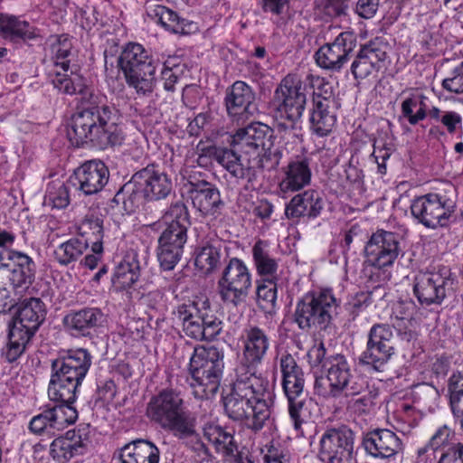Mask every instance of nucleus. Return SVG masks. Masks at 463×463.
I'll list each match as a JSON object with an SVG mask.
<instances>
[{"label": "nucleus", "instance_id": "1", "mask_svg": "<svg viewBox=\"0 0 463 463\" xmlns=\"http://www.w3.org/2000/svg\"><path fill=\"white\" fill-rule=\"evenodd\" d=\"M52 83L64 94L80 95V106L71 116L67 128L68 138L73 146L90 143L99 149H106L121 145L124 137L117 122L118 110L109 105L104 97L94 94L82 77L55 71Z\"/></svg>", "mask_w": 463, "mask_h": 463}, {"label": "nucleus", "instance_id": "2", "mask_svg": "<svg viewBox=\"0 0 463 463\" xmlns=\"http://www.w3.org/2000/svg\"><path fill=\"white\" fill-rule=\"evenodd\" d=\"M307 357L312 366L322 365L326 373L325 377H317L314 383L319 396L345 398L347 409L357 415H366L373 411L378 390L371 388L364 376L354 373L345 355L334 354L326 356V349L321 342L309 349Z\"/></svg>", "mask_w": 463, "mask_h": 463}, {"label": "nucleus", "instance_id": "3", "mask_svg": "<svg viewBox=\"0 0 463 463\" xmlns=\"http://www.w3.org/2000/svg\"><path fill=\"white\" fill-rule=\"evenodd\" d=\"M270 397L268 382L253 373L236 370V380L230 393L224 397V411L231 420L242 422L248 429L258 432L269 418Z\"/></svg>", "mask_w": 463, "mask_h": 463}, {"label": "nucleus", "instance_id": "4", "mask_svg": "<svg viewBox=\"0 0 463 463\" xmlns=\"http://www.w3.org/2000/svg\"><path fill=\"white\" fill-rule=\"evenodd\" d=\"M92 364L90 353L84 348L70 350L52 362V375L48 387L51 401L74 402L79 387Z\"/></svg>", "mask_w": 463, "mask_h": 463}, {"label": "nucleus", "instance_id": "5", "mask_svg": "<svg viewBox=\"0 0 463 463\" xmlns=\"http://www.w3.org/2000/svg\"><path fill=\"white\" fill-rule=\"evenodd\" d=\"M146 416L179 439L195 433V419L187 410L180 392L174 389H163L151 397L146 405Z\"/></svg>", "mask_w": 463, "mask_h": 463}, {"label": "nucleus", "instance_id": "6", "mask_svg": "<svg viewBox=\"0 0 463 463\" xmlns=\"http://www.w3.org/2000/svg\"><path fill=\"white\" fill-rule=\"evenodd\" d=\"M223 356V352L214 345L194 349L187 381L195 398L208 401L218 392L224 367Z\"/></svg>", "mask_w": 463, "mask_h": 463}, {"label": "nucleus", "instance_id": "7", "mask_svg": "<svg viewBox=\"0 0 463 463\" xmlns=\"http://www.w3.org/2000/svg\"><path fill=\"white\" fill-rule=\"evenodd\" d=\"M307 103V84L298 74L285 76L275 89L270 108L279 130L294 129Z\"/></svg>", "mask_w": 463, "mask_h": 463}, {"label": "nucleus", "instance_id": "8", "mask_svg": "<svg viewBox=\"0 0 463 463\" xmlns=\"http://www.w3.org/2000/svg\"><path fill=\"white\" fill-rule=\"evenodd\" d=\"M156 63L149 52L136 43H128L118 58L127 84L142 96H148L154 91Z\"/></svg>", "mask_w": 463, "mask_h": 463}, {"label": "nucleus", "instance_id": "9", "mask_svg": "<svg viewBox=\"0 0 463 463\" xmlns=\"http://www.w3.org/2000/svg\"><path fill=\"white\" fill-rule=\"evenodd\" d=\"M337 307L331 289L309 291L297 301L292 320L304 332L326 330L331 325Z\"/></svg>", "mask_w": 463, "mask_h": 463}, {"label": "nucleus", "instance_id": "10", "mask_svg": "<svg viewBox=\"0 0 463 463\" xmlns=\"http://www.w3.org/2000/svg\"><path fill=\"white\" fill-rule=\"evenodd\" d=\"M35 271V263L27 254L0 252V313H6L16 305L7 286L28 288L34 281Z\"/></svg>", "mask_w": 463, "mask_h": 463}, {"label": "nucleus", "instance_id": "11", "mask_svg": "<svg viewBox=\"0 0 463 463\" xmlns=\"http://www.w3.org/2000/svg\"><path fill=\"white\" fill-rule=\"evenodd\" d=\"M174 313L181 321L184 334L195 340H213L222 329V322L213 314L207 298L188 300Z\"/></svg>", "mask_w": 463, "mask_h": 463}, {"label": "nucleus", "instance_id": "12", "mask_svg": "<svg viewBox=\"0 0 463 463\" xmlns=\"http://www.w3.org/2000/svg\"><path fill=\"white\" fill-rule=\"evenodd\" d=\"M252 288V273L240 258L232 257L225 264L217 281L221 300L228 306L239 307L246 302Z\"/></svg>", "mask_w": 463, "mask_h": 463}, {"label": "nucleus", "instance_id": "13", "mask_svg": "<svg viewBox=\"0 0 463 463\" xmlns=\"http://www.w3.org/2000/svg\"><path fill=\"white\" fill-rule=\"evenodd\" d=\"M282 387L288 402V411L296 430L300 429L305 416L307 395L304 392L305 378L300 366L290 354H283L279 361Z\"/></svg>", "mask_w": 463, "mask_h": 463}, {"label": "nucleus", "instance_id": "14", "mask_svg": "<svg viewBox=\"0 0 463 463\" xmlns=\"http://www.w3.org/2000/svg\"><path fill=\"white\" fill-rule=\"evenodd\" d=\"M397 341L401 342L398 336H395L392 325L373 324L368 331L365 349L360 356L361 364L382 372L394 355Z\"/></svg>", "mask_w": 463, "mask_h": 463}, {"label": "nucleus", "instance_id": "15", "mask_svg": "<svg viewBox=\"0 0 463 463\" xmlns=\"http://www.w3.org/2000/svg\"><path fill=\"white\" fill-rule=\"evenodd\" d=\"M456 203L445 194L429 193L416 197L411 204L413 218L428 229L448 227Z\"/></svg>", "mask_w": 463, "mask_h": 463}, {"label": "nucleus", "instance_id": "16", "mask_svg": "<svg viewBox=\"0 0 463 463\" xmlns=\"http://www.w3.org/2000/svg\"><path fill=\"white\" fill-rule=\"evenodd\" d=\"M455 279L447 267L419 272L414 278L413 293L421 305L439 306L454 293Z\"/></svg>", "mask_w": 463, "mask_h": 463}, {"label": "nucleus", "instance_id": "17", "mask_svg": "<svg viewBox=\"0 0 463 463\" xmlns=\"http://www.w3.org/2000/svg\"><path fill=\"white\" fill-rule=\"evenodd\" d=\"M354 439V432L345 424L326 427L319 438L318 458L323 463H351Z\"/></svg>", "mask_w": 463, "mask_h": 463}, {"label": "nucleus", "instance_id": "18", "mask_svg": "<svg viewBox=\"0 0 463 463\" xmlns=\"http://www.w3.org/2000/svg\"><path fill=\"white\" fill-rule=\"evenodd\" d=\"M436 451L440 452L437 463H463V442L457 440L455 430L447 424L439 426L429 441L418 449V463L430 462Z\"/></svg>", "mask_w": 463, "mask_h": 463}, {"label": "nucleus", "instance_id": "19", "mask_svg": "<svg viewBox=\"0 0 463 463\" xmlns=\"http://www.w3.org/2000/svg\"><path fill=\"white\" fill-rule=\"evenodd\" d=\"M364 254L366 261L378 272L391 267L402 255L401 236L392 232L377 230L366 242Z\"/></svg>", "mask_w": 463, "mask_h": 463}, {"label": "nucleus", "instance_id": "20", "mask_svg": "<svg viewBox=\"0 0 463 463\" xmlns=\"http://www.w3.org/2000/svg\"><path fill=\"white\" fill-rule=\"evenodd\" d=\"M196 150L210 159H214L233 177L246 181V188L252 186L257 179L255 167L250 165V160L243 161L241 156L232 149L217 146L215 145H207L200 141L196 146Z\"/></svg>", "mask_w": 463, "mask_h": 463}, {"label": "nucleus", "instance_id": "21", "mask_svg": "<svg viewBox=\"0 0 463 463\" xmlns=\"http://www.w3.org/2000/svg\"><path fill=\"white\" fill-rule=\"evenodd\" d=\"M356 45L357 37L354 32H342L332 43H325L316 52V62L322 69L339 71Z\"/></svg>", "mask_w": 463, "mask_h": 463}, {"label": "nucleus", "instance_id": "22", "mask_svg": "<svg viewBox=\"0 0 463 463\" xmlns=\"http://www.w3.org/2000/svg\"><path fill=\"white\" fill-rule=\"evenodd\" d=\"M242 360L241 365L236 370L247 374L256 375L257 367L266 356L270 341L267 332L258 326L249 325L241 335Z\"/></svg>", "mask_w": 463, "mask_h": 463}, {"label": "nucleus", "instance_id": "23", "mask_svg": "<svg viewBox=\"0 0 463 463\" xmlns=\"http://www.w3.org/2000/svg\"><path fill=\"white\" fill-rule=\"evenodd\" d=\"M255 99L256 94L250 85L242 80L235 81L225 92L227 115L237 124L245 122L256 110Z\"/></svg>", "mask_w": 463, "mask_h": 463}, {"label": "nucleus", "instance_id": "24", "mask_svg": "<svg viewBox=\"0 0 463 463\" xmlns=\"http://www.w3.org/2000/svg\"><path fill=\"white\" fill-rule=\"evenodd\" d=\"M187 194L195 208L203 216H216L223 206L218 188L204 179L189 175Z\"/></svg>", "mask_w": 463, "mask_h": 463}, {"label": "nucleus", "instance_id": "25", "mask_svg": "<svg viewBox=\"0 0 463 463\" xmlns=\"http://www.w3.org/2000/svg\"><path fill=\"white\" fill-rule=\"evenodd\" d=\"M135 180L143 186L146 202L165 200L174 193L171 177L156 164H149L137 171Z\"/></svg>", "mask_w": 463, "mask_h": 463}, {"label": "nucleus", "instance_id": "26", "mask_svg": "<svg viewBox=\"0 0 463 463\" xmlns=\"http://www.w3.org/2000/svg\"><path fill=\"white\" fill-rule=\"evenodd\" d=\"M188 229L165 227L158 238L157 259L164 270H172L181 260Z\"/></svg>", "mask_w": 463, "mask_h": 463}, {"label": "nucleus", "instance_id": "27", "mask_svg": "<svg viewBox=\"0 0 463 463\" xmlns=\"http://www.w3.org/2000/svg\"><path fill=\"white\" fill-rule=\"evenodd\" d=\"M109 171L99 160H90L74 171L72 184L82 194L89 196L99 194L108 184Z\"/></svg>", "mask_w": 463, "mask_h": 463}, {"label": "nucleus", "instance_id": "28", "mask_svg": "<svg viewBox=\"0 0 463 463\" xmlns=\"http://www.w3.org/2000/svg\"><path fill=\"white\" fill-rule=\"evenodd\" d=\"M89 427L79 428L56 438L50 446V454L58 463H67L71 458L83 455L90 443Z\"/></svg>", "mask_w": 463, "mask_h": 463}, {"label": "nucleus", "instance_id": "29", "mask_svg": "<svg viewBox=\"0 0 463 463\" xmlns=\"http://www.w3.org/2000/svg\"><path fill=\"white\" fill-rule=\"evenodd\" d=\"M271 137L272 130L269 126L256 122L239 128L230 137L229 143L232 146H239L243 153L255 152L260 156V152L265 149L267 143L269 144Z\"/></svg>", "mask_w": 463, "mask_h": 463}, {"label": "nucleus", "instance_id": "30", "mask_svg": "<svg viewBox=\"0 0 463 463\" xmlns=\"http://www.w3.org/2000/svg\"><path fill=\"white\" fill-rule=\"evenodd\" d=\"M386 59L384 46L377 41H371L361 45L351 64V72L356 80L365 79L373 72L378 71Z\"/></svg>", "mask_w": 463, "mask_h": 463}, {"label": "nucleus", "instance_id": "31", "mask_svg": "<svg viewBox=\"0 0 463 463\" xmlns=\"http://www.w3.org/2000/svg\"><path fill=\"white\" fill-rule=\"evenodd\" d=\"M45 315V305L40 298H30L24 299L18 305L11 328H16L20 333L33 337L44 321Z\"/></svg>", "mask_w": 463, "mask_h": 463}, {"label": "nucleus", "instance_id": "32", "mask_svg": "<svg viewBox=\"0 0 463 463\" xmlns=\"http://www.w3.org/2000/svg\"><path fill=\"white\" fill-rule=\"evenodd\" d=\"M363 447L374 458H390L402 450L400 438L387 429H376L364 434Z\"/></svg>", "mask_w": 463, "mask_h": 463}, {"label": "nucleus", "instance_id": "33", "mask_svg": "<svg viewBox=\"0 0 463 463\" xmlns=\"http://www.w3.org/2000/svg\"><path fill=\"white\" fill-rule=\"evenodd\" d=\"M104 321V314L99 308L84 307L69 312L64 316L62 323L66 330L74 336H90Z\"/></svg>", "mask_w": 463, "mask_h": 463}, {"label": "nucleus", "instance_id": "34", "mask_svg": "<svg viewBox=\"0 0 463 463\" xmlns=\"http://www.w3.org/2000/svg\"><path fill=\"white\" fill-rule=\"evenodd\" d=\"M324 209V200L320 194L313 189L296 194L285 208L288 219L298 220L300 217L315 219Z\"/></svg>", "mask_w": 463, "mask_h": 463}, {"label": "nucleus", "instance_id": "35", "mask_svg": "<svg viewBox=\"0 0 463 463\" xmlns=\"http://www.w3.org/2000/svg\"><path fill=\"white\" fill-rule=\"evenodd\" d=\"M310 160L298 156L291 160L283 170V177L279 184L281 193H294L308 185L311 181Z\"/></svg>", "mask_w": 463, "mask_h": 463}, {"label": "nucleus", "instance_id": "36", "mask_svg": "<svg viewBox=\"0 0 463 463\" xmlns=\"http://www.w3.org/2000/svg\"><path fill=\"white\" fill-rule=\"evenodd\" d=\"M147 15L156 23L173 33L191 34L198 31L196 23L180 17L166 6L156 5L147 8Z\"/></svg>", "mask_w": 463, "mask_h": 463}, {"label": "nucleus", "instance_id": "37", "mask_svg": "<svg viewBox=\"0 0 463 463\" xmlns=\"http://www.w3.org/2000/svg\"><path fill=\"white\" fill-rule=\"evenodd\" d=\"M414 304L411 300L398 301L393 306L392 326L402 345H409L417 339V333L412 323Z\"/></svg>", "mask_w": 463, "mask_h": 463}, {"label": "nucleus", "instance_id": "38", "mask_svg": "<svg viewBox=\"0 0 463 463\" xmlns=\"http://www.w3.org/2000/svg\"><path fill=\"white\" fill-rule=\"evenodd\" d=\"M252 262L260 278H279V259L271 249L270 242L259 239L251 248Z\"/></svg>", "mask_w": 463, "mask_h": 463}, {"label": "nucleus", "instance_id": "39", "mask_svg": "<svg viewBox=\"0 0 463 463\" xmlns=\"http://www.w3.org/2000/svg\"><path fill=\"white\" fill-rule=\"evenodd\" d=\"M336 104L332 101H316L312 103L309 123L311 131L318 137L329 135L336 122Z\"/></svg>", "mask_w": 463, "mask_h": 463}, {"label": "nucleus", "instance_id": "40", "mask_svg": "<svg viewBox=\"0 0 463 463\" xmlns=\"http://www.w3.org/2000/svg\"><path fill=\"white\" fill-rule=\"evenodd\" d=\"M159 449L146 439H137L126 444L119 452L120 463H158Z\"/></svg>", "mask_w": 463, "mask_h": 463}, {"label": "nucleus", "instance_id": "41", "mask_svg": "<svg viewBox=\"0 0 463 463\" xmlns=\"http://www.w3.org/2000/svg\"><path fill=\"white\" fill-rule=\"evenodd\" d=\"M79 238H82L87 242V246H91V250L95 254H100L103 251V219L99 214L88 213L78 225Z\"/></svg>", "mask_w": 463, "mask_h": 463}, {"label": "nucleus", "instance_id": "42", "mask_svg": "<svg viewBox=\"0 0 463 463\" xmlns=\"http://www.w3.org/2000/svg\"><path fill=\"white\" fill-rule=\"evenodd\" d=\"M222 242L218 239L199 246L195 251V267L205 275L213 273L222 265Z\"/></svg>", "mask_w": 463, "mask_h": 463}, {"label": "nucleus", "instance_id": "43", "mask_svg": "<svg viewBox=\"0 0 463 463\" xmlns=\"http://www.w3.org/2000/svg\"><path fill=\"white\" fill-rule=\"evenodd\" d=\"M144 201H146L145 190L137 180H135V174L118 191L113 198V202L117 204L121 203L128 213H134Z\"/></svg>", "mask_w": 463, "mask_h": 463}, {"label": "nucleus", "instance_id": "44", "mask_svg": "<svg viewBox=\"0 0 463 463\" xmlns=\"http://www.w3.org/2000/svg\"><path fill=\"white\" fill-rule=\"evenodd\" d=\"M203 436L214 445L218 452H222L225 456L234 455V452L237 451L238 445L233 435L219 425L205 424Z\"/></svg>", "mask_w": 463, "mask_h": 463}, {"label": "nucleus", "instance_id": "45", "mask_svg": "<svg viewBox=\"0 0 463 463\" xmlns=\"http://www.w3.org/2000/svg\"><path fill=\"white\" fill-rule=\"evenodd\" d=\"M0 31L5 38L11 40H30L35 37L33 27L26 21L20 20L14 15H2L0 17Z\"/></svg>", "mask_w": 463, "mask_h": 463}, {"label": "nucleus", "instance_id": "46", "mask_svg": "<svg viewBox=\"0 0 463 463\" xmlns=\"http://www.w3.org/2000/svg\"><path fill=\"white\" fill-rule=\"evenodd\" d=\"M88 248L82 238H71L55 249L54 260L62 266H68L77 261Z\"/></svg>", "mask_w": 463, "mask_h": 463}, {"label": "nucleus", "instance_id": "47", "mask_svg": "<svg viewBox=\"0 0 463 463\" xmlns=\"http://www.w3.org/2000/svg\"><path fill=\"white\" fill-rule=\"evenodd\" d=\"M449 406L463 428V372H454L448 380Z\"/></svg>", "mask_w": 463, "mask_h": 463}, {"label": "nucleus", "instance_id": "48", "mask_svg": "<svg viewBox=\"0 0 463 463\" xmlns=\"http://www.w3.org/2000/svg\"><path fill=\"white\" fill-rule=\"evenodd\" d=\"M163 222L167 227L189 229L191 217L185 203L177 199L170 203L162 215Z\"/></svg>", "mask_w": 463, "mask_h": 463}, {"label": "nucleus", "instance_id": "49", "mask_svg": "<svg viewBox=\"0 0 463 463\" xmlns=\"http://www.w3.org/2000/svg\"><path fill=\"white\" fill-rule=\"evenodd\" d=\"M59 404L47 407L52 422V429L61 430L68 425L72 424L78 418V412L72 406L74 402L56 401Z\"/></svg>", "mask_w": 463, "mask_h": 463}, {"label": "nucleus", "instance_id": "50", "mask_svg": "<svg viewBox=\"0 0 463 463\" xmlns=\"http://www.w3.org/2000/svg\"><path fill=\"white\" fill-rule=\"evenodd\" d=\"M279 278H260L256 281V296L259 307L263 310H271L277 301V282Z\"/></svg>", "mask_w": 463, "mask_h": 463}, {"label": "nucleus", "instance_id": "51", "mask_svg": "<svg viewBox=\"0 0 463 463\" xmlns=\"http://www.w3.org/2000/svg\"><path fill=\"white\" fill-rule=\"evenodd\" d=\"M32 337L20 333L16 328H11L8 334V344L3 352V356L8 363L16 361L24 352L27 343Z\"/></svg>", "mask_w": 463, "mask_h": 463}, {"label": "nucleus", "instance_id": "52", "mask_svg": "<svg viewBox=\"0 0 463 463\" xmlns=\"http://www.w3.org/2000/svg\"><path fill=\"white\" fill-rule=\"evenodd\" d=\"M52 41L51 48L55 58V66H60L64 71H67L70 67V61L66 58L71 54V41L67 34L53 36Z\"/></svg>", "mask_w": 463, "mask_h": 463}, {"label": "nucleus", "instance_id": "53", "mask_svg": "<svg viewBox=\"0 0 463 463\" xmlns=\"http://www.w3.org/2000/svg\"><path fill=\"white\" fill-rule=\"evenodd\" d=\"M306 84H310L313 88H316L313 93V102L316 101H332V104H336L334 95V88L332 84L326 81L324 79L315 77L312 74H307L303 80Z\"/></svg>", "mask_w": 463, "mask_h": 463}, {"label": "nucleus", "instance_id": "54", "mask_svg": "<svg viewBox=\"0 0 463 463\" xmlns=\"http://www.w3.org/2000/svg\"><path fill=\"white\" fill-rule=\"evenodd\" d=\"M139 278L137 265L130 263L120 264L114 274L113 283L121 289L130 288Z\"/></svg>", "mask_w": 463, "mask_h": 463}, {"label": "nucleus", "instance_id": "55", "mask_svg": "<svg viewBox=\"0 0 463 463\" xmlns=\"http://www.w3.org/2000/svg\"><path fill=\"white\" fill-rule=\"evenodd\" d=\"M393 145L382 138H377L373 142V151L372 156L377 164L378 173L386 174V161L390 158L393 152Z\"/></svg>", "mask_w": 463, "mask_h": 463}, {"label": "nucleus", "instance_id": "56", "mask_svg": "<svg viewBox=\"0 0 463 463\" xmlns=\"http://www.w3.org/2000/svg\"><path fill=\"white\" fill-rule=\"evenodd\" d=\"M441 86L450 93H463V61L444 77Z\"/></svg>", "mask_w": 463, "mask_h": 463}, {"label": "nucleus", "instance_id": "57", "mask_svg": "<svg viewBox=\"0 0 463 463\" xmlns=\"http://www.w3.org/2000/svg\"><path fill=\"white\" fill-rule=\"evenodd\" d=\"M414 393L415 399L428 407L436 404L440 396L439 390L427 383L417 385Z\"/></svg>", "mask_w": 463, "mask_h": 463}, {"label": "nucleus", "instance_id": "58", "mask_svg": "<svg viewBox=\"0 0 463 463\" xmlns=\"http://www.w3.org/2000/svg\"><path fill=\"white\" fill-rule=\"evenodd\" d=\"M29 429L31 431L37 434L44 431L50 433L52 430H56V429H52V422L51 421V416L47 407L40 414L31 420Z\"/></svg>", "mask_w": 463, "mask_h": 463}, {"label": "nucleus", "instance_id": "59", "mask_svg": "<svg viewBox=\"0 0 463 463\" xmlns=\"http://www.w3.org/2000/svg\"><path fill=\"white\" fill-rule=\"evenodd\" d=\"M262 155L260 154L257 166L260 169L271 171L275 169L280 162L281 152L279 149L271 150L269 147L263 150Z\"/></svg>", "mask_w": 463, "mask_h": 463}, {"label": "nucleus", "instance_id": "60", "mask_svg": "<svg viewBox=\"0 0 463 463\" xmlns=\"http://www.w3.org/2000/svg\"><path fill=\"white\" fill-rule=\"evenodd\" d=\"M49 200L53 203V206L59 209L65 208L70 203L69 189L63 184H59L55 191H49Z\"/></svg>", "mask_w": 463, "mask_h": 463}, {"label": "nucleus", "instance_id": "61", "mask_svg": "<svg viewBox=\"0 0 463 463\" xmlns=\"http://www.w3.org/2000/svg\"><path fill=\"white\" fill-rule=\"evenodd\" d=\"M350 0H326L325 14L330 17L345 15L349 8Z\"/></svg>", "mask_w": 463, "mask_h": 463}, {"label": "nucleus", "instance_id": "62", "mask_svg": "<svg viewBox=\"0 0 463 463\" xmlns=\"http://www.w3.org/2000/svg\"><path fill=\"white\" fill-rule=\"evenodd\" d=\"M379 8V0H358L355 5V13L364 19L374 16Z\"/></svg>", "mask_w": 463, "mask_h": 463}, {"label": "nucleus", "instance_id": "63", "mask_svg": "<svg viewBox=\"0 0 463 463\" xmlns=\"http://www.w3.org/2000/svg\"><path fill=\"white\" fill-rule=\"evenodd\" d=\"M372 295L371 291H360L354 294L349 302L353 311L358 312L369 307L373 303Z\"/></svg>", "mask_w": 463, "mask_h": 463}, {"label": "nucleus", "instance_id": "64", "mask_svg": "<svg viewBox=\"0 0 463 463\" xmlns=\"http://www.w3.org/2000/svg\"><path fill=\"white\" fill-rule=\"evenodd\" d=\"M461 121L462 119L460 115L455 111H447L440 118V122L447 128L449 134L456 132L458 126L461 125Z\"/></svg>", "mask_w": 463, "mask_h": 463}]
</instances>
